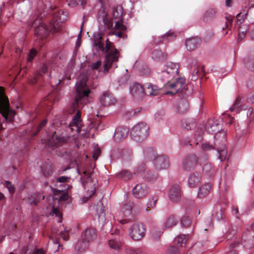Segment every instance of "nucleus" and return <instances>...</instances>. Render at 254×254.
<instances>
[{"label":"nucleus","mask_w":254,"mask_h":254,"mask_svg":"<svg viewBox=\"0 0 254 254\" xmlns=\"http://www.w3.org/2000/svg\"><path fill=\"white\" fill-rule=\"evenodd\" d=\"M87 76L81 74L76 84V95L75 101L72 104L73 112L77 113L72 120L67 115H64L60 121V125L65 127V130L58 129L55 131L48 140L50 146L58 147L67 142L69 135L67 132L79 133L82 130L81 120L80 119V110L88 102L89 94L90 90L87 86Z\"/></svg>","instance_id":"obj_1"},{"label":"nucleus","mask_w":254,"mask_h":254,"mask_svg":"<svg viewBox=\"0 0 254 254\" xmlns=\"http://www.w3.org/2000/svg\"><path fill=\"white\" fill-rule=\"evenodd\" d=\"M179 65L177 63H168L161 72L158 73V78L162 81H167L166 87L171 89L167 91L166 94L174 95L177 92L186 93L188 86L185 85V79L183 77L178 78L175 81L169 82V80L178 75Z\"/></svg>","instance_id":"obj_2"},{"label":"nucleus","mask_w":254,"mask_h":254,"mask_svg":"<svg viewBox=\"0 0 254 254\" xmlns=\"http://www.w3.org/2000/svg\"><path fill=\"white\" fill-rule=\"evenodd\" d=\"M94 45L98 50L106 53V58L104 64V72H107L112 66L117 67L119 52L116 49L113 43L107 39L105 49L102 42V37L100 33L95 34L93 37Z\"/></svg>","instance_id":"obj_3"},{"label":"nucleus","mask_w":254,"mask_h":254,"mask_svg":"<svg viewBox=\"0 0 254 254\" xmlns=\"http://www.w3.org/2000/svg\"><path fill=\"white\" fill-rule=\"evenodd\" d=\"M58 14H56L50 21L49 27L44 24H41L38 27H35L34 34L35 36L37 37L36 40H43L46 38L50 32L54 34L60 31L61 24L58 21Z\"/></svg>","instance_id":"obj_4"},{"label":"nucleus","mask_w":254,"mask_h":254,"mask_svg":"<svg viewBox=\"0 0 254 254\" xmlns=\"http://www.w3.org/2000/svg\"><path fill=\"white\" fill-rule=\"evenodd\" d=\"M0 113L3 118L9 121H11L14 116V111L10 109L8 99L5 96L4 88L0 86Z\"/></svg>","instance_id":"obj_5"},{"label":"nucleus","mask_w":254,"mask_h":254,"mask_svg":"<svg viewBox=\"0 0 254 254\" xmlns=\"http://www.w3.org/2000/svg\"><path fill=\"white\" fill-rule=\"evenodd\" d=\"M149 129V127L146 124L142 122L139 123L132 128L130 136L135 141H143L147 137Z\"/></svg>","instance_id":"obj_6"},{"label":"nucleus","mask_w":254,"mask_h":254,"mask_svg":"<svg viewBox=\"0 0 254 254\" xmlns=\"http://www.w3.org/2000/svg\"><path fill=\"white\" fill-rule=\"evenodd\" d=\"M214 147L219 154V158L222 161L227 157V150L226 147V133L225 132L216 133L215 135Z\"/></svg>","instance_id":"obj_7"},{"label":"nucleus","mask_w":254,"mask_h":254,"mask_svg":"<svg viewBox=\"0 0 254 254\" xmlns=\"http://www.w3.org/2000/svg\"><path fill=\"white\" fill-rule=\"evenodd\" d=\"M52 235L50 239L55 244H59V240L61 237L64 241H67L69 238L68 231L65 230L64 226H54L51 228Z\"/></svg>","instance_id":"obj_8"},{"label":"nucleus","mask_w":254,"mask_h":254,"mask_svg":"<svg viewBox=\"0 0 254 254\" xmlns=\"http://www.w3.org/2000/svg\"><path fill=\"white\" fill-rule=\"evenodd\" d=\"M145 229L143 225L140 223H134L129 228V235L134 241L141 240L145 235Z\"/></svg>","instance_id":"obj_9"},{"label":"nucleus","mask_w":254,"mask_h":254,"mask_svg":"<svg viewBox=\"0 0 254 254\" xmlns=\"http://www.w3.org/2000/svg\"><path fill=\"white\" fill-rule=\"evenodd\" d=\"M136 173H139L144 180L151 183L154 182L158 177L157 173L151 172L144 165L138 167V171L134 174Z\"/></svg>","instance_id":"obj_10"},{"label":"nucleus","mask_w":254,"mask_h":254,"mask_svg":"<svg viewBox=\"0 0 254 254\" xmlns=\"http://www.w3.org/2000/svg\"><path fill=\"white\" fill-rule=\"evenodd\" d=\"M123 14V8L121 6H118L115 7L113 10V18L115 21V28L123 31H126L127 27L123 24V19L122 18Z\"/></svg>","instance_id":"obj_11"},{"label":"nucleus","mask_w":254,"mask_h":254,"mask_svg":"<svg viewBox=\"0 0 254 254\" xmlns=\"http://www.w3.org/2000/svg\"><path fill=\"white\" fill-rule=\"evenodd\" d=\"M133 203L131 202H128L124 204L121 208V212L126 219L119 220V222L122 224L129 223L131 221L132 216V209Z\"/></svg>","instance_id":"obj_12"},{"label":"nucleus","mask_w":254,"mask_h":254,"mask_svg":"<svg viewBox=\"0 0 254 254\" xmlns=\"http://www.w3.org/2000/svg\"><path fill=\"white\" fill-rule=\"evenodd\" d=\"M154 164L157 170L166 169L169 167L168 158L163 155L157 156L154 159Z\"/></svg>","instance_id":"obj_13"},{"label":"nucleus","mask_w":254,"mask_h":254,"mask_svg":"<svg viewBox=\"0 0 254 254\" xmlns=\"http://www.w3.org/2000/svg\"><path fill=\"white\" fill-rule=\"evenodd\" d=\"M132 192L133 194L136 198H141L148 194L149 188L145 184H138L134 187Z\"/></svg>","instance_id":"obj_14"},{"label":"nucleus","mask_w":254,"mask_h":254,"mask_svg":"<svg viewBox=\"0 0 254 254\" xmlns=\"http://www.w3.org/2000/svg\"><path fill=\"white\" fill-rule=\"evenodd\" d=\"M130 92L133 98L137 100L142 99L144 96L143 87L137 83L130 86Z\"/></svg>","instance_id":"obj_15"},{"label":"nucleus","mask_w":254,"mask_h":254,"mask_svg":"<svg viewBox=\"0 0 254 254\" xmlns=\"http://www.w3.org/2000/svg\"><path fill=\"white\" fill-rule=\"evenodd\" d=\"M169 198L173 202H177L181 196V191L180 186L177 184L173 185L169 191Z\"/></svg>","instance_id":"obj_16"},{"label":"nucleus","mask_w":254,"mask_h":254,"mask_svg":"<svg viewBox=\"0 0 254 254\" xmlns=\"http://www.w3.org/2000/svg\"><path fill=\"white\" fill-rule=\"evenodd\" d=\"M198 159L195 155H191L184 159L183 162V169L189 171L193 169L197 164Z\"/></svg>","instance_id":"obj_17"},{"label":"nucleus","mask_w":254,"mask_h":254,"mask_svg":"<svg viewBox=\"0 0 254 254\" xmlns=\"http://www.w3.org/2000/svg\"><path fill=\"white\" fill-rule=\"evenodd\" d=\"M81 237V239L88 244L96 238V230L92 228H87L82 232Z\"/></svg>","instance_id":"obj_18"},{"label":"nucleus","mask_w":254,"mask_h":254,"mask_svg":"<svg viewBox=\"0 0 254 254\" xmlns=\"http://www.w3.org/2000/svg\"><path fill=\"white\" fill-rule=\"evenodd\" d=\"M201 39L198 37L188 38L186 40V46L188 50L191 51L197 48L201 44Z\"/></svg>","instance_id":"obj_19"},{"label":"nucleus","mask_w":254,"mask_h":254,"mask_svg":"<svg viewBox=\"0 0 254 254\" xmlns=\"http://www.w3.org/2000/svg\"><path fill=\"white\" fill-rule=\"evenodd\" d=\"M201 180V173L198 172H193L190 174L188 178V185L191 188L195 187L199 184Z\"/></svg>","instance_id":"obj_20"},{"label":"nucleus","mask_w":254,"mask_h":254,"mask_svg":"<svg viewBox=\"0 0 254 254\" xmlns=\"http://www.w3.org/2000/svg\"><path fill=\"white\" fill-rule=\"evenodd\" d=\"M100 103L103 106L114 105L116 99L109 92H106L103 94L100 99Z\"/></svg>","instance_id":"obj_21"},{"label":"nucleus","mask_w":254,"mask_h":254,"mask_svg":"<svg viewBox=\"0 0 254 254\" xmlns=\"http://www.w3.org/2000/svg\"><path fill=\"white\" fill-rule=\"evenodd\" d=\"M129 130L127 127H119L115 130L114 139L116 141H120L126 138L128 133Z\"/></svg>","instance_id":"obj_22"},{"label":"nucleus","mask_w":254,"mask_h":254,"mask_svg":"<svg viewBox=\"0 0 254 254\" xmlns=\"http://www.w3.org/2000/svg\"><path fill=\"white\" fill-rule=\"evenodd\" d=\"M160 89V88L155 85L147 83L144 84L143 87L144 95L156 96L158 94Z\"/></svg>","instance_id":"obj_23"},{"label":"nucleus","mask_w":254,"mask_h":254,"mask_svg":"<svg viewBox=\"0 0 254 254\" xmlns=\"http://www.w3.org/2000/svg\"><path fill=\"white\" fill-rule=\"evenodd\" d=\"M241 247V244L239 240H234V242L230 243L227 251L225 254H239V249Z\"/></svg>","instance_id":"obj_24"},{"label":"nucleus","mask_w":254,"mask_h":254,"mask_svg":"<svg viewBox=\"0 0 254 254\" xmlns=\"http://www.w3.org/2000/svg\"><path fill=\"white\" fill-rule=\"evenodd\" d=\"M219 126L213 120L209 119L206 125L205 128L209 133H214L217 132L216 133H218L220 132L219 131L220 128Z\"/></svg>","instance_id":"obj_25"},{"label":"nucleus","mask_w":254,"mask_h":254,"mask_svg":"<svg viewBox=\"0 0 254 254\" xmlns=\"http://www.w3.org/2000/svg\"><path fill=\"white\" fill-rule=\"evenodd\" d=\"M217 11L216 9L210 8L205 12L203 20L206 23H209L213 21L216 16Z\"/></svg>","instance_id":"obj_26"},{"label":"nucleus","mask_w":254,"mask_h":254,"mask_svg":"<svg viewBox=\"0 0 254 254\" xmlns=\"http://www.w3.org/2000/svg\"><path fill=\"white\" fill-rule=\"evenodd\" d=\"M211 189V185L209 183L202 185L198 190L197 196L199 198L205 197L209 193Z\"/></svg>","instance_id":"obj_27"},{"label":"nucleus","mask_w":254,"mask_h":254,"mask_svg":"<svg viewBox=\"0 0 254 254\" xmlns=\"http://www.w3.org/2000/svg\"><path fill=\"white\" fill-rule=\"evenodd\" d=\"M189 107L188 101L185 99H182L177 106V112L180 114L185 113L188 111Z\"/></svg>","instance_id":"obj_28"},{"label":"nucleus","mask_w":254,"mask_h":254,"mask_svg":"<svg viewBox=\"0 0 254 254\" xmlns=\"http://www.w3.org/2000/svg\"><path fill=\"white\" fill-rule=\"evenodd\" d=\"M152 58L156 61H164L167 60V54L160 50H155L152 52Z\"/></svg>","instance_id":"obj_29"},{"label":"nucleus","mask_w":254,"mask_h":254,"mask_svg":"<svg viewBox=\"0 0 254 254\" xmlns=\"http://www.w3.org/2000/svg\"><path fill=\"white\" fill-rule=\"evenodd\" d=\"M182 127L186 130L191 129L195 127L194 120L192 119H185L182 121Z\"/></svg>","instance_id":"obj_30"},{"label":"nucleus","mask_w":254,"mask_h":254,"mask_svg":"<svg viewBox=\"0 0 254 254\" xmlns=\"http://www.w3.org/2000/svg\"><path fill=\"white\" fill-rule=\"evenodd\" d=\"M54 93H51L49 94L47 96L45 97L44 99V100L41 103V106L42 108H43L44 110L45 109V107L46 106L48 107V110L51 109V105H49L47 103V102L49 101L50 103H51L53 102H55L56 99L54 98L53 97Z\"/></svg>","instance_id":"obj_31"},{"label":"nucleus","mask_w":254,"mask_h":254,"mask_svg":"<svg viewBox=\"0 0 254 254\" xmlns=\"http://www.w3.org/2000/svg\"><path fill=\"white\" fill-rule=\"evenodd\" d=\"M204 73L203 66H197L193 70L191 77V79L193 81L196 80L200 75Z\"/></svg>","instance_id":"obj_32"},{"label":"nucleus","mask_w":254,"mask_h":254,"mask_svg":"<svg viewBox=\"0 0 254 254\" xmlns=\"http://www.w3.org/2000/svg\"><path fill=\"white\" fill-rule=\"evenodd\" d=\"M87 243L82 239L77 242L75 246V250L78 253H81L83 252L87 247Z\"/></svg>","instance_id":"obj_33"},{"label":"nucleus","mask_w":254,"mask_h":254,"mask_svg":"<svg viewBox=\"0 0 254 254\" xmlns=\"http://www.w3.org/2000/svg\"><path fill=\"white\" fill-rule=\"evenodd\" d=\"M242 98L238 97L236 101H235L233 106L230 108L231 112H235L236 113H238L242 110Z\"/></svg>","instance_id":"obj_34"},{"label":"nucleus","mask_w":254,"mask_h":254,"mask_svg":"<svg viewBox=\"0 0 254 254\" xmlns=\"http://www.w3.org/2000/svg\"><path fill=\"white\" fill-rule=\"evenodd\" d=\"M132 177V173L127 170H123L116 175L117 178L121 179L125 181L130 179Z\"/></svg>","instance_id":"obj_35"},{"label":"nucleus","mask_w":254,"mask_h":254,"mask_svg":"<svg viewBox=\"0 0 254 254\" xmlns=\"http://www.w3.org/2000/svg\"><path fill=\"white\" fill-rule=\"evenodd\" d=\"M177 220L174 216H170L164 224L165 228H169L175 226L177 223Z\"/></svg>","instance_id":"obj_36"},{"label":"nucleus","mask_w":254,"mask_h":254,"mask_svg":"<svg viewBox=\"0 0 254 254\" xmlns=\"http://www.w3.org/2000/svg\"><path fill=\"white\" fill-rule=\"evenodd\" d=\"M108 244L111 249L116 250H119L122 246V243L117 239L110 240Z\"/></svg>","instance_id":"obj_37"},{"label":"nucleus","mask_w":254,"mask_h":254,"mask_svg":"<svg viewBox=\"0 0 254 254\" xmlns=\"http://www.w3.org/2000/svg\"><path fill=\"white\" fill-rule=\"evenodd\" d=\"M188 240V235H180L175 240V242L178 245L183 247L185 245Z\"/></svg>","instance_id":"obj_38"},{"label":"nucleus","mask_w":254,"mask_h":254,"mask_svg":"<svg viewBox=\"0 0 254 254\" xmlns=\"http://www.w3.org/2000/svg\"><path fill=\"white\" fill-rule=\"evenodd\" d=\"M144 153L146 158H155L156 157V152L152 147H147L144 151Z\"/></svg>","instance_id":"obj_39"},{"label":"nucleus","mask_w":254,"mask_h":254,"mask_svg":"<svg viewBox=\"0 0 254 254\" xmlns=\"http://www.w3.org/2000/svg\"><path fill=\"white\" fill-rule=\"evenodd\" d=\"M243 245L247 249H250L254 246V237L250 236V238L244 239Z\"/></svg>","instance_id":"obj_40"},{"label":"nucleus","mask_w":254,"mask_h":254,"mask_svg":"<svg viewBox=\"0 0 254 254\" xmlns=\"http://www.w3.org/2000/svg\"><path fill=\"white\" fill-rule=\"evenodd\" d=\"M244 62L247 68L254 71V58L245 59Z\"/></svg>","instance_id":"obj_41"},{"label":"nucleus","mask_w":254,"mask_h":254,"mask_svg":"<svg viewBox=\"0 0 254 254\" xmlns=\"http://www.w3.org/2000/svg\"><path fill=\"white\" fill-rule=\"evenodd\" d=\"M97 214L98 215L99 220L104 221L105 219V213L104 212V206L98 205L97 208Z\"/></svg>","instance_id":"obj_42"},{"label":"nucleus","mask_w":254,"mask_h":254,"mask_svg":"<svg viewBox=\"0 0 254 254\" xmlns=\"http://www.w3.org/2000/svg\"><path fill=\"white\" fill-rule=\"evenodd\" d=\"M158 199V197L157 196H153L151 198L149 199L147 204V206L146 208V211H149L151 207H153L155 205Z\"/></svg>","instance_id":"obj_43"},{"label":"nucleus","mask_w":254,"mask_h":254,"mask_svg":"<svg viewBox=\"0 0 254 254\" xmlns=\"http://www.w3.org/2000/svg\"><path fill=\"white\" fill-rule=\"evenodd\" d=\"M52 212L53 215H55L56 217H58L57 221L58 223H60L62 220V214L59 208L53 206Z\"/></svg>","instance_id":"obj_44"},{"label":"nucleus","mask_w":254,"mask_h":254,"mask_svg":"<svg viewBox=\"0 0 254 254\" xmlns=\"http://www.w3.org/2000/svg\"><path fill=\"white\" fill-rule=\"evenodd\" d=\"M35 195V198L30 201V203L36 206L38 204L40 200H43L45 198V196L42 195L40 193H36Z\"/></svg>","instance_id":"obj_45"},{"label":"nucleus","mask_w":254,"mask_h":254,"mask_svg":"<svg viewBox=\"0 0 254 254\" xmlns=\"http://www.w3.org/2000/svg\"><path fill=\"white\" fill-rule=\"evenodd\" d=\"M247 31V26L243 25L240 27L239 34V40H242L245 37Z\"/></svg>","instance_id":"obj_46"},{"label":"nucleus","mask_w":254,"mask_h":254,"mask_svg":"<svg viewBox=\"0 0 254 254\" xmlns=\"http://www.w3.org/2000/svg\"><path fill=\"white\" fill-rule=\"evenodd\" d=\"M181 224L185 227H188L191 224L190 218L188 216H184L181 219Z\"/></svg>","instance_id":"obj_47"},{"label":"nucleus","mask_w":254,"mask_h":254,"mask_svg":"<svg viewBox=\"0 0 254 254\" xmlns=\"http://www.w3.org/2000/svg\"><path fill=\"white\" fill-rule=\"evenodd\" d=\"M214 217L218 221H221L223 220L225 217L224 210L221 209H219L216 212Z\"/></svg>","instance_id":"obj_48"},{"label":"nucleus","mask_w":254,"mask_h":254,"mask_svg":"<svg viewBox=\"0 0 254 254\" xmlns=\"http://www.w3.org/2000/svg\"><path fill=\"white\" fill-rule=\"evenodd\" d=\"M47 123V120L46 119L43 120L37 127L36 132L33 133L32 136H35L37 135V133L46 125Z\"/></svg>","instance_id":"obj_49"},{"label":"nucleus","mask_w":254,"mask_h":254,"mask_svg":"<svg viewBox=\"0 0 254 254\" xmlns=\"http://www.w3.org/2000/svg\"><path fill=\"white\" fill-rule=\"evenodd\" d=\"M127 254H142V250L140 248L135 249H127L126 250Z\"/></svg>","instance_id":"obj_50"},{"label":"nucleus","mask_w":254,"mask_h":254,"mask_svg":"<svg viewBox=\"0 0 254 254\" xmlns=\"http://www.w3.org/2000/svg\"><path fill=\"white\" fill-rule=\"evenodd\" d=\"M52 166L50 165L42 167L43 174L45 177L50 175L52 174Z\"/></svg>","instance_id":"obj_51"},{"label":"nucleus","mask_w":254,"mask_h":254,"mask_svg":"<svg viewBox=\"0 0 254 254\" xmlns=\"http://www.w3.org/2000/svg\"><path fill=\"white\" fill-rule=\"evenodd\" d=\"M4 186L8 189L9 192L12 194L15 191V188L13 185L11 183V182L9 181H5L4 184Z\"/></svg>","instance_id":"obj_52"},{"label":"nucleus","mask_w":254,"mask_h":254,"mask_svg":"<svg viewBox=\"0 0 254 254\" xmlns=\"http://www.w3.org/2000/svg\"><path fill=\"white\" fill-rule=\"evenodd\" d=\"M81 4L82 5H84L86 4L85 0H69V5L72 6L76 5Z\"/></svg>","instance_id":"obj_53"},{"label":"nucleus","mask_w":254,"mask_h":254,"mask_svg":"<svg viewBox=\"0 0 254 254\" xmlns=\"http://www.w3.org/2000/svg\"><path fill=\"white\" fill-rule=\"evenodd\" d=\"M202 149L204 151H209L211 150H215V147L213 145L210 144L209 143L206 142L203 143L201 146Z\"/></svg>","instance_id":"obj_54"},{"label":"nucleus","mask_w":254,"mask_h":254,"mask_svg":"<svg viewBox=\"0 0 254 254\" xmlns=\"http://www.w3.org/2000/svg\"><path fill=\"white\" fill-rule=\"evenodd\" d=\"M226 24L225 27L223 28V30H224L225 28H230L232 26L233 23V17L229 15L228 16L226 17Z\"/></svg>","instance_id":"obj_55"},{"label":"nucleus","mask_w":254,"mask_h":254,"mask_svg":"<svg viewBox=\"0 0 254 254\" xmlns=\"http://www.w3.org/2000/svg\"><path fill=\"white\" fill-rule=\"evenodd\" d=\"M176 36V35H175V34L174 32L169 31V32H167L166 34H165L162 36V38H166V39L170 41V40L174 39L175 38Z\"/></svg>","instance_id":"obj_56"},{"label":"nucleus","mask_w":254,"mask_h":254,"mask_svg":"<svg viewBox=\"0 0 254 254\" xmlns=\"http://www.w3.org/2000/svg\"><path fill=\"white\" fill-rule=\"evenodd\" d=\"M41 76V74L40 72H37L35 73V74L34 75L33 77H32L30 80L29 82L31 84H36L38 79Z\"/></svg>","instance_id":"obj_57"},{"label":"nucleus","mask_w":254,"mask_h":254,"mask_svg":"<svg viewBox=\"0 0 254 254\" xmlns=\"http://www.w3.org/2000/svg\"><path fill=\"white\" fill-rule=\"evenodd\" d=\"M103 21L105 25L108 29L111 28L113 26V19L108 20L107 18L104 17L103 18Z\"/></svg>","instance_id":"obj_58"},{"label":"nucleus","mask_w":254,"mask_h":254,"mask_svg":"<svg viewBox=\"0 0 254 254\" xmlns=\"http://www.w3.org/2000/svg\"><path fill=\"white\" fill-rule=\"evenodd\" d=\"M61 195L59 197L60 201H64L68 199L69 195L67 193L64 192L63 191H60Z\"/></svg>","instance_id":"obj_59"},{"label":"nucleus","mask_w":254,"mask_h":254,"mask_svg":"<svg viewBox=\"0 0 254 254\" xmlns=\"http://www.w3.org/2000/svg\"><path fill=\"white\" fill-rule=\"evenodd\" d=\"M70 178L65 176H61L57 179L56 183H66L69 181Z\"/></svg>","instance_id":"obj_60"},{"label":"nucleus","mask_w":254,"mask_h":254,"mask_svg":"<svg viewBox=\"0 0 254 254\" xmlns=\"http://www.w3.org/2000/svg\"><path fill=\"white\" fill-rule=\"evenodd\" d=\"M37 54V51L35 49H32L29 54L28 61L31 62Z\"/></svg>","instance_id":"obj_61"},{"label":"nucleus","mask_w":254,"mask_h":254,"mask_svg":"<svg viewBox=\"0 0 254 254\" xmlns=\"http://www.w3.org/2000/svg\"><path fill=\"white\" fill-rule=\"evenodd\" d=\"M168 254H179L178 249L175 246L171 247L168 250Z\"/></svg>","instance_id":"obj_62"},{"label":"nucleus","mask_w":254,"mask_h":254,"mask_svg":"<svg viewBox=\"0 0 254 254\" xmlns=\"http://www.w3.org/2000/svg\"><path fill=\"white\" fill-rule=\"evenodd\" d=\"M162 233V232L161 231H157L155 229H153L151 231V235L153 237V238L154 239H157L159 238V237L160 236L161 234Z\"/></svg>","instance_id":"obj_63"},{"label":"nucleus","mask_w":254,"mask_h":254,"mask_svg":"<svg viewBox=\"0 0 254 254\" xmlns=\"http://www.w3.org/2000/svg\"><path fill=\"white\" fill-rule=\"evenodd\" d=\"M33 254H47V252L44 251L43 249H35Z\"/></svg>","instance_id":"obj_64"}]
</instances>
